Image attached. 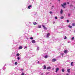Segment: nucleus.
Wrapping results in <instances>:
<instances>
[{
  "mask_svg": "<svg viewBox=\"0 0 75 75\" xmlns=\"http://www.w3.org/2000/svg\"><path fill=\"white\" fill-rule=\"evenodd\" d=\"M42 25L44 29L45 30H47V28L45 27V25Z\"/></svg>",
  "mask_w": 75,
  "mask_h": 75,
  "instance_id": "f257e3e1",
  "label": "nucleus"
},
{
  "mask_svg": "<svg viewBox=\"0 0 75 75\" xmlns=\"http://www.w3.org/2000/svg\"><path fill=\"white\" fill-rule=\"evenodd\" d=\"M32 43H33V44H35V40H32Z\"/></svg>",
  "mask_w": 75,
  "mask_h": 75,
  "instance_id": "f03ea898",
  "label": "nucleus"
},
{
  "mask_svg": "<svg viewBox=\"0 0 75 75\" xmlns=\"http://www.w3.org/2000/svg\"><path fill=\"white\" fill-rule=\"evenodd\" d=\"M59 70V68H57L56 69V72H58V71Z\"/></svg>",
  "mask_w": 75,
  "mask_h": 75,
  "instance_id": "7ed1b4c3",
  "label": "nucleus"
},
{
  "mask_svg": "<svg viewBox=\"0 0 75 75\" xmlns=\"http://www.w3.org/2000/svg\"><path fill=\"white\" fill-rule=\"evenodd\" d=\"M50 33H48L47 34V37H50Z\"/></svg>",
  "mask_w": 75,
  "mask_h": 75,
  "instance_id": "20e7f679",
  "label": "nucleus"
},
{
  "mask_svg": "<svg viewBox=\"0 0 75 75\" xmlns=\"http://www.w3.org/2000/svg\"><path fill=\"white\" fill-rule=\"evenodd\" d=\"M52 62H55V61H56V59H53L52 60Z\"/></svg>",
  "mask_w": 75,
  "mask_h": 75,
  "instance_id": "39448f33",
  "label": "nucleus"
},
{
  "mask_svg": "<svg viewBox=\"0 0 75 75\" xmlns=\"http://www.w3.org/2000/svg\"><path fill=\"white\" fill-rule=\"evenodd\" d=\"M63 13V10H62V9H61L60 11V14H62Z\"/></svg>",
  "mask_w": 75,
  "mask_h": 75,
  "instance_id": "423d86ee",
  "label": "nucleus"
},
{
  "mask_svg": "<svg viewBox=\"0 0 75 75\" xmlns=\"http://www.w3.org/2000/svg\"><path fill=\"white\" fill-rule=\"evenodd\" d=\"M32 7V6H31V5H29L28 6V8H29V9H30V7Z\"/></svg>",
  "mask_w": 75,
  "mask_h": 75,
  "instance_id": "0eeeda50",
  "label": "nucleus"
},
{
  "mask_svg": "<svg viewBox=\"0 0 75 75\" xmlns=\"http://www.w3.org/2000/svg\"><path fill=\"white\" fill-rule=\"evenodd\" d=\"M70 69H67V71L69 73H70Z\"/></svg>",
  "mask_w": 75,
  "mask_h": 75,
  "instance_id": "6e6552de",
  "label": "nucleus"
},
{
  "mask_svg": "<svg viewBox=\"0 0 75 75\" xmlns=\"http://www.w3.org/2000/svg\"><path fill=\"white\" fill-rule=\"evenodd\" d=\"M51 69V67H48L47 68V69Z\"/></svg>",
  "mask_w": 75,
  "mask_h": 75,
  "instance_id": "1a4fd4ad",
  "label": "nucleus"
},
{
  "mask_svg": "<svg viewBox=\"0 0 75 75\" xmlns=\"http://www.w3.org/2000/svg\"><path fill=\"white\" fill-rule=\"evenodd\" d=\"M22 48H23V47H22V46H20L19 47V50H20L21 49H22Z\"/></svg>",
  "mask_w": 75,
  "mask_h": 75,
  "instance_id": "9d476101",
  "label": "nucleus"
},
{
  "mask_svg": "<svg viewBox=\"0 0 75 75\" xmlns=\"http://www.w3.org/2000/svg\"><path fill=\"white\" fill-rule=\"evenodd\" d=\"M64 52L66 54L68 52V50H65L64 51Z\"/></svg>",
  "mask_w": 75,
  "mask_h": 75,
  "instance_id": "9b49d317",
  "label": "nucleus"
},
{
  "mask_svg": "<svg viewBox=\"0 0 75 75\" xmlns=\"http://www.w3.org/2000/svg\"><path fill=\"white\" fill-rule=\"evenodd\" d=\"M43 69H46V66L45 65H44Z\"/></svg>",
  "mask_w": 75,
  "mask_h": 75,
  "instance_id": "f8f14e48",
  "label": "nucleus"
},
{
  "mask_svg": "<svg viewBox=\"0 0 75 75\" xmlns=\"http://www.w3.org/2000/svg\"><path fill=\"white\" fill-rule=\"evenodd\" d=\"M61 6H62V7H63V8H65V7L64 5H63L62 4H61Z\"/></svg>",
  "mask_w": 75,
  "mask_h": 75,
  "instance_id": "ddd939ff",
  "label": "nucleus"
},
{
  "mask_svg": "<svg viewBox=\"0 0 75 75\" xmlns=\"http://www.w3.org/2000/svg\"><path fill=\"white\" fill-rule=\"evenodd\" d=\"M34 25H35V24H37V23H36V22H33Z\"/></svg>",
  "mask_w": 75,
  "mask_h": 75,
  "instance_id": "4468645a",
  "label": "nucleus"
},
{
  "mask_svg": "<svg viewBox=\"0 0 75 75\" xmlns=\"http://www.w3.org/2000/svg\"><path fill=\"white\" fill-rule=\"evenodd\" d=\"M73 64H74V62H71V66H73Z\"/></svg>",
  "mask_w": 75,
  "mask_h": 75,
  "instance_id": "2eb2a0df",
  "label": "nucleus"
},
{
  "mask_svg": "<svg viewBox=\"0 0 75 75\" xmlns=\"http://www.w3.org/2000/svg\"><path fill=\"white\" fill-rule=\"evenodd\" d=\"M60 18L62 19H64V17L63 16H62L60 17Z\"/></svg>",
  "mask_w": 75,
  "mask_h": 75,
  "instance_id": "dca6fc26",
  "label": "nucleus"
},
{
  "mask_svg": "<svg viewBox=\"0 0 75 75\" xmlns=\"http://www.w3.org/2000/svg\"><path fill=\"white\" fill-rule=\"evenodd\" d=\"M38 27L39 28H41V26L40 25H38Z\"/></svg>",
  "mask_w": 75,
  "mask_h": 75,
  "instance_id": "f3484780",
  "label": "nucleus"
},
{
  "mask_svg": "<svg viewBox=\"0 0 75 75\" xmlns=\"http://www.w3.org/2000/svg\"><path fill=\"white\" fill-rule=\"evenodd\" d=\"M44 58H48V56L46 55L45 56V57Z\"/></svg>",
  "mask_w": 75,
  "mask_h": 75,
  "instance_id": "a211bd4d",
  "label": "nucleus"
},
{
  "mask_svg": "<svg viewBox=\"0 0 75 75\" xmlns=\"http://www.w3.org/2000/svg\"><path fill=\"white\" fill-rule=\"evenodd\" d=\"M62 71L63 72H64L65 71V70L64 69H63L62 70Z\"/></svg>",
  "mask_w": 75,
  "mask_h": 75,
  "instance_id": "6ab92c4d",
  "label": "nucleus"
},
{
  "mask_svg": "<svg viewBox=\"0 0 75 75\" xmlns=\"http://www.w3.org/2000/svg\"><path fill=\"white\" fill-rule=\"evenodd\" d=\"M72 25L73 26H75V23H73L72 24Z\"/></svg>",
  "mask_w": 75,
  "mask_h": 75,
  "instance_id": "aec40b11",
  "label": "nucleus"
},
{
  "mask_svg": "<svg viewBox=\"0 0 75 75\" xmlns=\"http://www.w3.org/2000/svg\"><path fill=\"white\" fill-rule=\"evenodd\" d=\"M66 5H67V4H66V3H63V5H64V6H66Z\"/></svg>",
  "mask_w": 75,
  "mask_h": 75,
  "instance_id": "412c9836",
  "label": "nucleus"
},
{
  "mask_svg": "<svg viewBox=\"0 0 75 75\" xmlns=\"http://www.w3.org/2000/svg\"><path fill=\"white\" fill-rule=\"evenodd\" d=\"M20 55V54L19 53H18L16 54V56H19Z\"/></svg>",
  "mask_w": 75,
  "mask_h": 75,
  "instance_id": "4be33fe9",
  "label": "nucleus"
},
{
  "mask_svg": "<svg viewBox=\"0 0 75 75\" xmlns=\"http://www.w3.org/2000/svg\"><path fill=\"white\" fill-rule=\"evenodd\" d=\"M39 47H37V50H38V51L39 50Z\"/></svg>",
  "mask_w": 75,
  "mask_h": 75,
  "instance_id": "5701e85b",
  "label": "nucleus"
},
{
  "mask_svg": "<svg viewBox=\"0 0 75 75\" xmlns=\"http://www.w3.org/2000/svg\"><path fill=\"white\" fill-rule=\"evenodd\" d=\"M69 28H72V26H71L70 25H69Z\"/></svg>",
  "mask_w": 75,
  "mask_h": 75,
  "instance_id": "b1692460",
  "label": "nucleus"
},
{
  "mask_svg": "<svg viewBox=\"0 0 75 75\" xmlns=\"http://www.w3.org/2000/svg\"><path fill=\"white\" fill-rule=\"evenodd\" d=\"M30 39H31V40H33V37H31L30 38Z\"/></svg>",
  "mask_w": 75,
  "mask_h": 75,
  "instance_id": "393cba45",
  "label": "nucleus"
},
{
  "mask_svg": "<svg viewBox=\"0 0 75 75\" xmlns=\"http://www.w3.org/2000/svg\"><path fill=\"white\" fill-rule=\"evenodd\" d=\"M15 65H17V62H16L15 63Z\"/></svg>",
  "mask_w": 75,
  "mask_h": 75,
  "instance_id": "a878e982",
  "label": "nucleus"
},
{
  "mask_svg": "<svg viewBox=\"0 0 75 75\" xmlns=\"http://www.w3.org/2000/svg\"><path fill=\"white\" fill-rule=\"evenodd\" d=\"M72 40H74V37H73L71 38Z\"/></svg>",
  "mask_w": 75,
  "mask_h": 75,
  "instance_id": "bb28decb",
  "label": "nucleus"
},
{
  "mask_svg": "<svg viewBox=\"0 0 75 75\" xmlns=\"http://www.w3.org/2000/svg\"><path fill=\"white\" fill-rule=\"evenodd\" d=\"M20 57H18L17 58V59L18 60H19V59H20Z\"/></svg>",
  "mask_w": 75,
  "mask_h": 75,
  "instance_id": "cd10ccee",
  "label": "nucleus"
},
{
  "mask_svg": "<svg viewBox=\"0 0 75 75\" xmlns=\"http://www.w3.org/2000/svg\"><path fill=\"white\" fill-rule=\"evenodd\" d=\"M67 23H69V21L68 20H67Z\"/></svg>",
  "mask_w": 75,
  "mask_h": 75,
  "instance_id": "c85d7f7f",
  "label": "nucleus"
},
{
  "mask_svg": "<svg viewBox=\"0 0 75 75\" xmlns=\"http://www.w3.org/2000/svg\"><path fill=\"white\" fill-rule=\"evenodd\" d=\"M24 73L23 72L22 73L21 75H24Z\"/></svg>",
  "mask_w": 75,
  "mask_h": 75,
  "instance_id": "c756f323",
  "label": "nucleus"
},
{
  "mask_svg": "<svg viewBox=\"0 0 75 75\" xmlns=\"http://www.w3.org/2000/svg\"><path fill=\"white\" fill-rule=\"evenodd\" d=\"M64 38V40L67 39V37L65 36V38Z\"/></svg>",
  "mask_w": 75,
  "mask_h": 75,
  "instance_id": "7c9ffc66",
  "label": "nucleus"
},
{
  "mask_svg": "<svg viewBox=\"0 0 75 75\" xmlns=\"http://www.w3.org/2000/svg\"><path fill=\"white\" fill-rule=\"evenodd\" d=\"M68 15V16H71V14L69 13Z\"/></svg>",
  "mask_w": 75,
  "mask_h": 75,
  "instance_id": "2f4dec72",
  "label": "nucleus"
},
{
  "mask_svg": "<svg viewBox=\"0 0 75 75\" xmlns=\"http://www.w3.org/2000/svg\"><path fill=\"white\" fill-rule=\"evenodd\" d=\"M40 75H44V74H43V73H41V74H40Z\"/></svg>",
  "mask_w": 75,
  "mask_h": 75,
  "instance_id": "473e14b6",
  "label": "nucleus"
},
{
  "mask_svg": "<svg viewBox=\"0 0 75 75\" xmlns=\"http://www.w3.org/2000/svg\"><path fill=\"white\" fill-rule=\"evenodd\" d=\"M52 12H51V11H50V14H52Z\"/></svg>",
  "mask_w": 75,
  "mask_h": 75,
  "instance_id": "72a5a7b5",
  "label": "nucleus"
},
{
  "mask_svg": "<svg viewBox=\"0 0 75 75\" xmlns=\"http://www.w3.org/2000/svg\"><path fill=\"white\" fill-rule=\"evenodd\" d=\"M55 19H57V17H55Z\"/></svg>",
  "mask_w": 75,
  "mask_h": 75,
  "instance_id": "f704fd0d",
  "label": "nucleus"
},
{
  "mask_svg": "<svg viewBox=\"0 0 75 75\" xmlns=\"http://www.w3.org/2000/svg\"><path fill=\"white\" fill-rule=\"evenodd\" d=\"M46 74H49V72H46Z\"/></svg>",
  "mask_w": 75,
  "mask_h": 75,
  "instance_id": "c9c22d12",
  "label": "nucleus"
},
{
  "mask_svg": "<svg viewBox=\"0 0 75 75\" xmlns=\"http://www.w3.org/2000/svg\"><path fill=\"white\" fill-rule=\"evenodd\" d=\"M71 7H73V6L72 5H71Z\"/></svg>",
  "mask_w": 75,
  "mask_h": 75,
  "instance_id": "e433bc0d",
  "label": "nucleus"
},
{
  "mask_svg": "<svg viewBox=\"0 0 75 75\" xmlns=\"http://www.w3.org/2000/svg\"><path fill=\"white\" fill-rule=\"evenodd\" d=\"M55 22H53V24H54V23H55Z\"/></svg>",
  "mask_w": 75,
  "mask_h": 75,
  "instance_id": "4c0bfd02",
  "label": "nucleus"
},
{
  "mask_svg": "<svg viewBox=\"0 0 75 75\" xmlns=\"http://www.w3.org/2000/svg\"><path fill=\"white\" fill-rule=\"evenodd\" d=\"M52 7H53V8L54 7V6H52Z\"/></svg>",
  "mask_w": 75,
  "mask_h": 75,
  "instance_id": "58836bf2",
  "label": "nucleus"
},
{
  "mask_svg": "<svg viewBox=\"0 0 75 75\" xmlns=\"http://www.w3.org/2000/svg\"><path fill=\"white\" fill-rule=\"evenodd\" d=\"M38 63H40V62H39V61H38Z\"/></svg>",
  "mask_w": 75,
  "mask_h": 75,
  "instance_id": "ea45409f",
  "label": "nucleus"
},
{
  "mask_svg": "<svg viewBox=\"0 0 75 75\" xmlns=\"http://www.w3.org/2000/svg\"><path fill=\"white\" fill-rule=\"evenodd\" d=\"M62 56L63 57V54H62Z\"/></svg>",
  "mask_w": 75,
  "mask_h": 75,
  "instance_id": "a19ab883",
  "label": "nucleus"
},
{
  "mask_svg": "<svg viewBox=\"0 0 75 75\" xmlns=\"http://www.w3.org/2000/svg\"><path fill=\"white\" fill-rule=\"evenodd\" d=\"M21 71H23V69H21Z\"/></svg>",
  "mask_w": 75,
  "mask_h": 75,
  "instance_id": "79ce46f5",
  "label": "nucleus"
},
{
  "mask_svg": "<svg viewBox=\"0 0 75 75\" xmlns=\"http://www.w3.org/2000/svg\"><path fill=\"white\" fill-rule=\"evenodd\" d=\"M25 48H27V47H25Z\"/></svg>",
  "mask_w": 75,
  "mask_h": 75,
  "instance_id": "37998d69",
  "label": "nucleus"
},
{
  "mask_svg": "<svg viewBox=\"0 0 75 75\" xmlns=\"http://www.w3.org/2000/svg\"><path fill=\"white\" fill-rule=\"evenodd\" d=\"M3 68L4 70V67H3Z\"/></svg>",
  "mask_w": 75,
  "mask_h": 75,
  "instance_id": "c03bdc74",
  "label": "nucleus"
},
{
  "mask_svg": "<svg viewBox=\"0 0 75 75\" xmlns=\"http://www.w3.org/2000/svg\"><path fill=\"white\" fill-rule=\"evenodd\" d=\"M66 75H69V74H66Z\"/></svg>",
  "mask_w": 75,
  "mask_h": 75,
  "instance_id": "a18cd8bd",
  "label": "nucleus"
},
{
  "mask_svg": "<svg viewBox=\"0 0 75 75\" xmlns=\"http://www.w3.org/2000/svg\"><path fill=\"white\" fill-rule=\"evenodd\" d=\"M58 1H60V0H58Z\"/></svg>",
  "mask_w": 75,
  "mask_h": 75,
  "instance_id": "49530a36",
  "label": "nucleus"
},
{
  "mask_svg": "<svg viewBox=\"0 0 75 75\" xmlns=\"http://www.w3.org/2000/svg\"><path fill=\"white\" fill-rule=\"evenodd\" d=\"M74 32L75 33V30L74 31Z\"/></svg>",
  "mask_w": 75,
  "mask_h": 75,
  "instance_id": "de8ad7c7",
  "label": "nucleus"
},
{
  "mask_svg": "<svg viewBox=\"0 0 75 75\" xmlns=\"http://www.w3.org/2000/svg\"><path fill=\"white\" fill-rule=\"evenodd\" d=\"M53 9V8H52V9Z\"/></svg>",
  "mask_w": 75,
  "mask_h": 75,
  "instance_id": "09e8293b",
  "label": "nucleus"
},
{
  "mask_svg": "<svg viewBox=\"0 0 75 75\" xmlns=\"http://www.w3.org/2000/svg\"><path fill=\"white\" fill-rule=\"evenodd\" d=\"M68 4H69V2H68Z\"/></svg>",
  "mask_w": 75,
  "mask_h": 75,
  "instance_id": "8fccbe9b",
  "label": "nucleus"
},
{
  "mask_svg": "<svg viewBox=\"0 0 75 75\" xmlns=\"http://www.w3.org/2000/svg\"><path fill=\"white\" fill-rule=\"evenodd\" d=\"M29 23H31V22H30Z\"/></svg>",
  "mask_w": 75,
  "mask_h": 75,
  "instance_id": "3c124183",
  "label": "nucleus"
},
{
  "mask_svg": "<svg viewBox=\"0 0 75 75\" xmlns=\"http://www.w3.org/2000/svg\"><path fill=\"white\" fill-rule=\"evenodd\" d=\"M33 0V1H34V0Z\"/></svg>",
  "mask_w": 75,
  "mask_h": 75,
  "instance_id": "603ef678",
  "label": "nucleus"
},
{
  "mask_svg": "<svg viewBox=\"0 0 75 75\" xmlns=\"http://www.w3.org/2000/svg\"><path fill=\"white\" fill-rule=\"evenodd\" d=\"M68 43H69V42H68Z\"/></svg>",
  "mask_w": 75,
  "mask_h": 75,
  "instance_id": "864d4df0",
  "label": "nucleus"
}]
</instances>
